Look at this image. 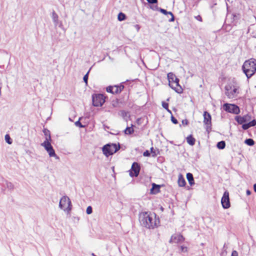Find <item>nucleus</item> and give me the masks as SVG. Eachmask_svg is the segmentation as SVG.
Instances as JSON below:
<instances>
[{"label": "nucleus", "instance_id": "1", "mask_svg": "<svg viewBox=\"0 0 256 256\" xmlns=\"http://www.w3.org/2000/svg\"><path fill=\"white\" fill-rule=\"evenodd\" d=\"M139 220L142 226L147 228H154L157 226V220L156 214H150L148 212H143L140 214Z\"/></svg>", "mask_w": 256, "mask_h": 256}, {"label": "nucleus", "instance_id": "2", "mask_svg": "<svg viewBox=\"0 0 256 256\" xmlns=\"http://www.w3.org/2000/svg\"><path fill=\"white\" fill-rule=\"evenodd\" d=\"M242 69L248 78L253 76L256 71V62L254 59L246 60L243 64Z\"/></svg>", "mask_w": 256, "mask_h": 256}, {"label": "nucleus", "instance_id": "3", "mask_svg": "<svg viewBox=\"0 0 256 256\" xmlns=\"http://www.w3.org/2000/svg\"><path fill=\"white\" fill-rule=\"evenodd\" d=\"M120 148V145H104L102 151L104 154L108 157L118 152Z\"/></svg>", "mask_w": 256, "mask_h": 256}, {"label": "nucleus", "instance_id": "4", "mask_svg": "<svg viewBox=\"0 0 256 256\" xmlns=\"http://www.w3.org/2000/svg\"><path fill=\"white\" fill-rule=\"evenodd\" d=\"M71 202L67 196H63L60 200L59 207L65 212H69L72 210Z\"/></svg>", "mask_w": 256, "mask_h": 256}, {"label": "nucleus", "instance_id": "5", "mask_svg": "<svg viewBox=\"0 0 256 256\" xmlns=\"http://www.w3.org/2000/svg\"><path fill=\"white\" fill-rule=\"evenodd\" d=\"M225 94L229 98H233L237 96L238 92L237 88L231 84H228L225 86Z\"/></svg>", "mask_w": 256, "mask_h": 256}, {"label": "nucleus", "instance_id": "6", "mask_svg": "<svg viewBox=\"0 0 256 256\" xmlns=\"http://www.w3.org/2000/svg\"><path fill=\"white\" fill-rule=\"evenodd\" d=\"M105 102V98L102 94L92 96V104L94 106H101Z\"/></svg>", "mask_w": 256, "mask_h": 256}, {"label": "nucleus", "instance_id": "7", "mask_svg": "<svg viewBox=\"0 0 256 256\" xmlns=\"http://www.w3.org/2000/svg\"><path fill=\"white\" fill-rule=\"evenodd\" d=\"M167 76L168 80L170 86L172 89L174 90L176 92L181 94L182 92V87L180 86V88H176L172 84V82H174V80L176 78V76L173 73L169 72Z\"/></svg>", "mask_w": 256, "mask_h": 256}, {"label": "nucleus", "instance_id": "8", "mask_svg": "<svg viewBox=\"0 0 256 256\" xmlns=\"http://www.w3.org/2000/svg\"><path fill=\"white\" fill-rule=\"evenodd\" d=\"M223 108L226 112L234 114H238L240 112L238 106L234 104H224Z\"/></svg>", "mask_w": 256, "mask_h": 256}, {"label": "nucleus", "instance_id": "9", "mask_svg": "<svg viewBox=\"0 0 256 256\" xmlns=\"http://www.w3.org/2000/svg\"><path fill=\"white\" fill-rule=\"evenodd\" d=\"M140 170V164L136 162L132 163L130 170V176L131 177H136L138 176Z\"/></svg>", "mask_w": 256, "mask_h": 256}, {"label": "nucleus", "instance_id": "10", "mask_svg": "<svg viewBox=\"0 0 256 256\" xmlns=\"http://www.w3.org/2000/svg\"><path fill=\"white\" fill-rule=\"evenodd\" d=\"M221 204L224 209L228 208L230 206V204L229 198V193L228 191H225L221 199Z\"/></svg>", "mask_w": 256, "mask_h": 256}, {"label": "nucleus", "instance_id": "11", "mask_svg": "<svg viewBox=\"0 0 256 256\" xmlns=\"http://www.w3.org/2000/svg\"><path fill=\"white\" fill-rule=\"evenodd\" d=\"M48 152L50 157H54L56 159H59V157L56 154L55 151L52 145H42Z\"/></svg>", "mask_w": 256, "mask_h": 256}, {"label": "nucleus", "instance_id": "12", "mask_svg": "<svg viewBox=\"0 0 256 256\" xmlns=\"http://www.w3.org/2000/svg\"><path fill=\"white\" fill-rule=\"evenodd\" d=\"M251 116L249 114H246L243 116H236L235 118L236 121L240 124L249 122Z\"/></svg>", "mask_w": 256, "mask_h": 256}, {"label": "nucleus", "instance_id": "13", "mask_svg": "<svg viewBox=\"0 0 256 256\" xmlns=\"http://www.w3.org/2000/svg\"><path fill=\"white\" fill-rule=\"evenodd\" d=\"M204 122L206 125V128H208L211 126V116L207 112H204Z\"/></svg>", "mask_w": 256, "mask_h": 256}, {"label": "nucleus", "instance_id": "14", "mask_svg": "<svg viewBox=\"0 0 256 256\" xmlns=\"http://www.w3.org/2000/svg\"><path fill=\"white\" fill-rule=\"evenodd\" d=\"M156 10H158L160 11L163 14L165 15H170L171 16L170 19L169 20V22H174V17L172 13L170 12H167L166 10L159 8L157 6H156Z\"/></svg>", "mask_w": 256, "mask_h": 256}, {"label": "nucleus", "instance_id": "15", "mask_svg": "<svg viewBox=\"0 0 256 256\" xmlns=\"http://www.w3.org/2000/svg\"><path fill=\"white\" fill-rule=\"evenodd\" d=\"M44 134L45 136L46 140L42 144H50L51 138L50 134V132L46 129H44L43 130Z\"/></svg>", "mask_w": 256, "mask_h": 256}, {"label": "nucleus", "instance_id": "16", "mask_svg": "<svg viewBox=\"0 0 256 256\" xmlns=\"http://www.w3.org/2000/svg\"><path fill=\"white\" fill-rule=\"evenodd\" d=\"M184 240V237L182 235H173L172 236L170 240V243H178Z\"/></svg>", "mask_w": 256, "mask_h": 256}, {"label": "nucleus", "instance_id": "17", "mask_svg": "<svg viewBox=\"0 0 256 256\" xmlns=\"http://www.w3.org/2000/svg\"><path fill=\"white\" fill-rule=\"evenodd\" d=\"M160 186L159 184L152 183V188L150 190V193L152 194H156L160 192Z\"/></svg>", "mask_w": 256, "mask_h": 256}, {"label": "nucleus", "instance_id": "18", "mask_svg": "<svg viewBox=\"0 0 256 256\" xmlns=\"http://www.w3.org/2000/svg\"><path fill=\"white\" fill-rule=\"evenodd\" d=\"M124 88L123 85L120 86H112V89L114 90V94H117L120 93Z\"/></svg>", "mask_w": 256, "mask_h": 256}, {"label": "nucleus", "instance_id": "19", "mask_svg": "<svg viewBox=\"0 0 256 256\" xmlns=\"http://www.w3.org/2000/svg\"><path fill=\"white\" fill-rule=\"evenodd\" d=\"M186 178L190 186H192L194 184V180L193 175L192 173L188 172L186 174Z\"/></svg>", "mask_w": 256, "mask_h": 256}, {"label": "nucleus", "instance_id": "20", "mask_svg": "<svg viewBox=\"0 0 256 256\" xmlns=\"http://www.w3.org/2000/svg\"><path fill=\"white\" fill-rule=\"evenodd\" d=\"M178 184L180 186H184L186 184V180L182 174H179L178 178Z\"/></svg>", "mask_w": 256, "mask_h": 256}, {"label": "nucleus", "instance_id": "21", "mask_svg": "<svg viewBox=\"0 0 256 256\" xmlns=\"http://www.w3.org/2000/svg\"><path fill=\"white\" fill-rule=\"evenodd\" d=\"M52 19L55 26H56L58 23V16L54 11L52 12Z\"/></svg>", "mask_w": 256, "mask_h": 256}, {"label": "nucleus", "instance_id": "22", "mask_svg": "<svg viewBox=\"0 0 256 256\" xmlns=\"http://www.w3.org/2000/svg\"><path fill=\"white\" fill-rule=\"evenodd\" d=\"M186 140L188 144H194L195 142V139L191 135L187 137Z\"/></svg>", "mask_w": 256, "mask_h": 256}, {"label": "nucleus", "instance_id": "23", "mask_svg": "<svg viewBox=\"0 0 256 256\" xmlns=\"http://www.w3.org/2000/svg\"><path fill=\"white\" fill-rule=\"evenodd\" d=\"M126 15L122 12H120L118 14V20H120V21L124 20L126 19Z\"/></svg>", "mask_w": 256, "mask_h": 256}, {"label": "nucleus", "instance_id": "24", "mask_svg": "<svg viewBox=\"0 0 256 256\" xmlns=\"http://www.w3.org/2000/svg\"><path fill=\"white\" fill-rule=\"evenodd\" d=\"M134 132V129L132 127H127L124 130V132L126 134H131Z\"/></svg>", "mask_w": 256, "mask_h": 256}, {"label": "nucleus", "instance_id": "25", "mask_svg": "<svg viewBox=\"0 0 256 256\" xmlns=\"http://www.w3.org/2000/svg\"><path fill=\"white\" fill-rule=\"evenodd\" d=\"M5 182L6 185V187L8 190H12L14 188V186L12 182H8V181H5Z\"/></svg>", "mask_w": 256, "mask_h": 256}, {"label": "nucleus", "instance_id": "26", "mask_svg": "<svg viewBox=\"0 0 256 256\" xmlns=\"http://www.w3.org/2000/svg\"><path fill=\"white\" fill-rule=\"evenodd\" d=\"M172 84H174V85L176 87V88H180V86H181L180 84H179V79L178 78H177L176 77V78L174 80V82H172Z\"/></svg>", "mask_w": 256, "mask_h": 256}, {"label": "nucleus", "instance_id": "27", "mask_svg": "<svg viewBox=\"0 0 256 256\" xmlns=\"http://www.w3.org/2000/svg\"><path fill=\"white\" fill-rule=\"evenodd\" d=\"M5 140L8 144H11L12 141L9 134H7L5 136Z\"/></svg>", "mask_w": 256, "mask_h": 256}, {"label": "nucleus", "instance_id": "28", "mask_svg": "<svg viewBox=\"0 0 256 256\" xmlns=\"http://www.w3.org/2000/svg\"><path fill=\"white\" fill-rule=\"evenodd\" d=\"M245 144H254V140L252 138L246 139L244 141Z\"/></svg>", "mask_w": 256, "mask_h": 256}, {"label": "nucleus", "instance_id": "29", "mask_svg": "<svg viewBox=\"0 0 256 256\" xmlns=\"http://www.w3.org/2000/svg\"><path fill=\"white\" fill-rule=\"evenodd\" d=\"M86 212L88 214H90L92 212V208L91 206H88L87 207Z\"/></svg>", "mask_w": 256, "mask_h": 256}, {"label": "nucleus", "instance_id": "30", "mask_svg": "<svg viewBox=\"0 0 256 256\" xmlns=\"http://www.w3.org/2000/svg\"><path fill=\"white\" fill-rule=\"evenodd\" d=\"M88 73H89V71L84 76V78H83L86 84H88Z\"/></svg>", "mask_w": 256, "mask_h": 256}, {"label": "nucleus", "instance_id": "31", "mask_svg": "<svg viewBox=\"0 0 256 256\" xmlns=\"http://www.w3.org/2000/svg\"><path fill=\"white\" fill-rule=\"evenodd\" d=\"M250 125L249 122L247 123V124H243L242 126V128L244 130H247L248 128H250Z\"/></svg>", "mask_w": 256, "mask_h": 256}, {"label": "nucleus", "instance_id": "32", "mask_svg": "<svg viewBox=\"0 0 256 256\" xmlns=\"http://www.w3.org/2000/svg\"><path fill=\"white\" fill-rule=\"evenodd\" d=\"M150 154H152V156L155 157L156 156V151H155V150L154 149V148L152 147L150 148Z\"/></svg>", "mask_w": 256, "mask_h": 256}, {"label": "nucleus", "instance_id": "33", "mask_svg": "<svg viewBox=\"0 0 256 256\" xmlns=\"http://www.w3.org/2000/svg\"><path fill=\"white\" fill-rule=\"evenodd\" d=\"M143 156H150V152L148 150H146L145 152L143 153Z\"/></svg>", "mask_w": 256, "mask_h": 256}, {"label": "nucleus", "instance_id": "34", "mask_svg": "<svg viewBox=\"0 0 256 256\" xmlns=\"http://www.w3.org/2000/svg\"><path fill=\"white\" fill-rule=\"evenodd\" d=\"M112 89V86H109L106 88V91L108 92H110L114 94V91Z\"/></svg>", "mask_w": 256, "mask_h": 256}, {"label": "nucleus", "instance_id": "35", "mask_svg": "<svg viewBox=\"0 0 256 256\" xmlns=\"http://www.w3.org/2000/svg\"><path fill=\"white\" fill-rule=\"evenodd\" d=\"M162 107L166 110H168V104L166 102H162Z\"/></svg>", "mask_w": 256, "mask_h": 256}, {"label": "nucleus", "instance_id": "36", "mask_svg": "<svg viewBox=\"0 0 256 256\" xmlns=\"http://www.w3.org/2000/svg\"><path fill=\"white\" fill-rule=\"evenodd\" d=\"M81 118H80L79 120H80ZM75 124L77 126H79L80 128H83L84 127V126H83L81 122H80V120H78L75 122Z\"/></svg>", "mask_w": 256, "mask_h": 256}, {"label": "nucleus", "instance_id": "37", "mask_svg": "<svg viewBox=\"0 0 256 256\" xmlns=\"http://www.w3.org/2000/svg\"><path fill=\"white\" fill-rule=\"evenodd\" d=\"M180 250H181V251H182V252H187V250H188V248H187V247H186V246H180Z\"/></svg>", "mask_w": 256, "mask_h": 256}, {"label": "nucleus", "instance_id": "38", "mask_svg": "<svg viewBox=\"0 0 256 256\" xmlns=\"http://www.w3.org/2000/svg\"><path fill=\"white\" fill-rule=\"evenodd\" d=\"M171 120L174 124H176L178 123V121L177 120L176 118H174L172 116H171Z\"/></svg>", "mask_w": 256, "mask_h": 256}, {"label": "nucleus", "instance_id": "39", "mask_svg": "<svg viewBox=\"0 0 256 256\" xmlns=\"http://www.w3.org/2000/svg\"><path fill=\"white\" fill-rule=\"evenodd\" d=\"M250 125L251 126H253L256 125V120H254L252 121L249 122Z\"/></svg>", "mask_w": 256, "mask_h": 256}, {"label": "nucleus", "instance_id": "40", "mask_svg": "<svg viewBox=\"0 0 256 256\" xmlns=\"http://www.w3.org/2000/svg\"><path fill=\"white\" fill-rule=\"evenodd\" d=\"M148 2L151 4H157L158 0H146Z\"/></svg>", "mask_w": 256, "mask_h": 256}, {"label": "nucleus", "instance_id": "41", "mask_svg": "<svg viewBox=\"0 0 256 256\" xmlns=\"http://www.w3.org/2000/svg\"><path fill=\"white\" fill-rule=\"evenodd\" d=\"M226 145H216V148L219 150H223L225 148Z\"/></svg>", "mask_w": 256, "mask_h": 256}, {"label": "nucleus", "instance_id": "42", "mask_svg": "<svg viewBox=\"0 0 256 256\" xmlns=\"http://www.w3.org/2000/svg\"><path fill=\"white\" fill-rule=\"evenodd\" d=\"M231 256H238V252L236 250H233L232 252Z\"/></svg>", "mask_w": 256, "mask_h": 256}, {"label": "nucleus", "instance_id": "43", "mask_svg": "<svg viewBox=\"0 0 256 256\" xmlns=\"http://www.w3.org/2000/svg\"><path fill=\"white\" fill-rule=\"evenodd\" d=\"M182 124L184 125H187L188 124V121L187 120H182Z\"/></svg>", "mask_w": 256, "mask_h": 256}, {"label": "nucleus", "instance_id": "44", "mask_svg": "<svg viewBox=\"0 0 256 256\" xmlns=\"http://www.w3.org/2000/svg\"><path fill=\"white\" fill-rule=\"evenodd\" d=\"M196 18L198 20H200V21H202V17L200 16H198L196 17Z\"/></svg>", "mask_w": 256, "mask_h": 256}, {"label": "nucleus", "instance_id": "45", "mask_svg": "<svg viewBox=\"0 0 256 256\" xmlns=\"http://www.w3.org/2000/svg\"><path fill=\"white\" fill-rule=\"evenodd\" d=\"M246 194L248 196H249L251 194V191L249 190H247L246 191Z\"/></svg>", "mask_w": 256, "mask_h": 256}, {"label": "nucleus", "instance_id": "46", "mask_svg": "<svg viewBox=\"0 0 256 256\" xmlns=\"http://www.w3.org/2000/svg\"><path fill=\"white\" fill-rule=\"evenodd\" d=\"M217 144H226L224 140H222L217 143Z\"/></svg>", "mask_w": 256, "mask_h": 256}, {"label": "nucleus", "instance_id": "47", "mask_svg": "<svg viewBox=\"0 0 256 256\" xmlns=\"http://www.w3.org/2000/svg\"><path fill=\"white\" fill-rule=\"evenodd\" d=\"M253 187H254V192H256V184H254Z\"/></svg>", "mask_w": 256, "mask_h": 256}, {"label": "nucleus", "instance_id": "48", "mask_svg": "<svg viewBox=\"0 0 256 256\" xmlns=\"http://www.w3.org/2000/svg\"><path fill=\"white\" fill-rule=\"evenodd\" d=\"M135 27L138 30L140 29V26L138 24L136 25Z\"/></svg>", "mask_w": 256, "mask_h": 256}, {"label": "nucleus", "instance_id": "49", "mask_svg": "<svg viewBox=\"0 0 256 256\" xmlns=\"http://www.w3.org/2000/svg\"><path fill=\"white\" fill-rule=\"evenodd\" d=\"M150 8L154 10H156V6H154V7H150Z\"/></svg>", "mask_w": 256, "mask_h": 256}, {"label": "nucleus", "instance_id": "50", "mask_svg": "<svg viewBox=\"0 0 256 256\" xmlns=\"http://www.w3.org/2000/svg\"><path fill=\"white\" fill-rule=\"evenodd\" d=\"M167 111L170 112V114H172V112L168 108V110H167Z\"/></svg>", "mask_w": 256, "mask_h": 256}, {"label": "nucleus", "instance_id": "51", "mask_svg": "<svg viewBox=\"0 0 256 256\" xmlns=\"http://www.w3.org/2000/svg\"><path fill=\"white\" fill-rule=\"evenodd\" d=\"M2 95V92H1V87H0V96Z\"/></svg>", "mask_w": 256, "mask_h": 256}, {"label": "nucleus", "instance_id": "52", "mask_svg": "<svg viewBox=\"0 0 256 256\" xmlns=\"http://www.w3.org/2000/svg\"><path fill=\"white\" fill-rule=\"evenodd\" d=\"M121 112L123 114L124 113V111H122Z\"/></svg>", "mask_w": 256, "mask_h": 256}, {"label": "nucleus", "instance_id": "53", "mask_svg": "<svg viewBox=\"0 0 256 256\" xmlns=\"http://www.w3.org/2000/svg\"><path fill=\"white\" fill-rule=\"evenodd\" d=\"M92 256H96L94 253H92Z\"/></svg>", "mask_w": 256, "mask_h": 256}, {"label": "nucleus", "instance_id": "54", "mask_svg": "<svg viewBox=\"0 0 256 256\" xmlns=\"http://www.w3.org/2000/svg\"><path fill=\"white\" fill-rule=\"evenodd\" d=\"M108 144H114V143H108Z\"/></svg>", "mask_w": 256, "mask_h": 256}]
</instances>
